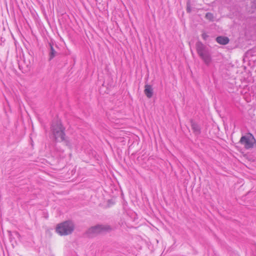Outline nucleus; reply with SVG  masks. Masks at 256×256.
<instances>
[{
	"label": "nucleus",
	"instance_id": "1",
	"mask_svg": "<svg viewBox=\"0 0 256 256\" xmlns=\"http://www.w3.org/2000/svg\"><path fill=\"white\" fill-rule=\"evenodd\" d=\"M196 47L199 56L206 66H209L212 59L208 48L200 42L196 43Z\"/></svg>",
	"mask_w": 256,
	"mask_h": 256
},
{
	"label": "nucleus",
	"instance_id": "2",
	"mask_svg": "<svg viewBox=\"0 0 256 256\" xmlns=\"http://www.w3.org/2000/svg\"><path fill=\"white\" fill-rule=\"evenodd\" d=\"M51 130L56 141L62 142L64 140V128L60 122H53L51 126Z\"/></svg>",
	"mask_w": 256,
	"mask_h": 256
},
{
	"label": "nucleus",
	"instance_id": "3",
	"mask_svg": "<svg viewBox=\"0 0 256 256\" xmlns=\"http://www.w3.org/2000/svg\"><path fill=\"white\" fill-rule=\"evenodd\" d=\"M74 224L70 220L66 221L57 225L56 232L60 236L68 235L74 230Z\"/></svg>",
	"mask_w": 256,
	"mask_h": 256
},
{
	"label": "nucleus",
	"instance_id": "4",
	"mask_svg": "<svg viewBox=\"0 0 256 256\" xmlns=\"http://www.w3.org/2000/svg\"><path fill=\"white\" fill-rule=\"evenodd\" d=\"M112 230V228L107 224H98L92 226L87 231L88 235L90 237H92L98 234L108 232Z\"/></svg>",
	"mask_w": 256,
	"mask_h": 256
},
{
	"label": "nucleus",
	"instance_id": "5",
	"mask_svg": "<svg viewBox=\"0 0 256 256\" xmlns=\"http://www.w3.org/2000/svg\"><path fill=\"white\" fill-rule=\"evenodd\" d=\"M240 142L244 145V148L246 149H249L253 148L254 142H255V139L253 136L250 134V136H242L240 140Z\"/></svg>",
	"mask_w": 256,
	"mask_h": 256
},
{
	"label": "nucleus",
	"instance_id": "6",
	"mask_svg": "<svg viewBox=\"0 0 256 256\" xmlns=\"http://www.w3.org/2000/svg\"><path fill=\"white\" fill-rule=\"evenodd\" d=\"M144 92L148 98H152L153 95V88L152 86L149 84L145 85Z\"/></svg>",
	"mask_w": 256,
	"mask_h": 256
},
{
	"label": "nucleus",
	"instance_id": "7",
	"mask_svg": "<svg viewBox=\"0 0 256 256\" xmlns=\"http://www.w3.org/2000/svg\"><path fill=\"white\" fill-rule=\"evenodd\" d=\"M191 126L194 132L196 134H198L200 133V126L192 120L191 121Z\"/></svg>",
	"mask_w": 256,
	"mask_h": 256
},
{
	"label": "nucleus",
	"instance_id": "8",
	"mask_svg": "<svg viewBox=\"0 0 256 256\" xmlns=\"http://www.w3.org/2000/svg\"><path fill=\"white\" fill-rule=\"evenodd\" d=\"M216 41L220 44L224 45L228 44L229 40L227 37L220 36L216 38Z\"/></svg>",
	"mask_w": 256,
	"mask_h": 256
},
{
	"label": "nucleus",
	"instance_id": "9",
	"mask_svg": "<svg viewBox=\"0 0 256 256\" xmlns=\"http://www.w3.org/2000/svg\"><path fill=\"white\" fill-rule=\"evenodd\" d=\"M49 46L50 47V52L49 54V60H51L56 56V52L54 50V48L52 46V45L51 43L49 44Z\"/></svg>",
	"mask_w": 256,
	"mask_h": 256
},
{
	"label": "nucleus",
	"instance_id": "10",
	"mask_svg": "<svg viewBox=\"0 0 256 256\" xmlns=\"http://www.w3.org/2000/svg\"><path fill=\"white\" fill-rule=\"evenodd\" d=\"M206 18L210 20H212L214 18L213 14L210 12H208L206 14Z\"/></svg>",
	"mask_w": 256,
	"mask_h": 256
},
{
	"label": "nucleus",
	"instance_id": "11",
	"mask_svg": "<svg viewBox=\"0 0 256 256\" xmlns=\"http://www.w3.org/2000/svg\"><path fill=\"white\" fill-rule=\"evenodd\" d=\"M186 6H187V8H186L187 12H191V8H190V6L189 2L187 3Z\"/></svg>",
	"mask_w": 256,
	"mask_h": 256
},
{
	"label": "nucleus",
	"instance_id": "12",
	"mask_svg": "<svg viewBox=\"0 0 256 256\" xmlns=\"http://www.w3.org/2000/svg\"><path fill=\"white\" fill-rule=\"evenodd\" d=\"M202 37L204 40H206V38L208 37V36L206 35V34H202Z\"/></svg>",
	"mask_w": 256,
	"mask_h": 256
},
{
	"label": "nucleus",
	"instance_id": "13",
	"mask_svg": "<svg viewBox=\"0 0 256 256\" xmlns=\"http://www.w3.org/2000/svg\"><path fill=\"white\" fill-rule=\"evenodd\" d=\"M14 234H16V236H17L18 238H19L20 236V234H18V232H14Z\"/></svg>",
	"mask_w": 256,
	"mask_h": 256
}]
</instances>
